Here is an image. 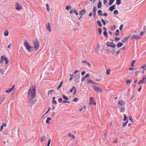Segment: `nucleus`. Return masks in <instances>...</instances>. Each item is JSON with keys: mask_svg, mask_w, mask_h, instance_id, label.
Wrapping results in <instances>:
<instances>
[{"mask_svg": "<svg viewBox=\"0 0 146 146\" xmlns=\"http://www.w3.org/2000/svg\"><path fill=\"white\" fill-rule=\"evenodd\" d=\"M36 94L35 87L33 86L30 87L28 93V98L31 100L35 98Z\"/></svg>", "mask_w": 146, "mask_h": 146, "instance_id": "obj_1", "label": "nucleus"}, {"mask_svg": "<svg viewBox=\"0 0 146 146\" xmlns=\"http://www.w3.org/2000/svg\"><path fill=\"white\" fill-rule=\"evenodd\" d=\"M118 104L117 106L119 109L120 111L121 112H124L125 111L124 107L125 104V102L122 100H119L118 102Z\"/></svg>", "mask_w": 146, "mask_h": 146, "instance_id": "obj_2", "label": "nucleus"}, {"mask_svg": "<svg viewBox=\"0 0 146 146\" xmlns=\"http://www.w3.org/2000/svg\"><path fill=\"white\" fill-rule=\"evenodd\" d=\"M23 44L25 48L29 52H31V50L32 48V47L31 46L29 45L27 41L26 40H24Z\"/></svg>", "mask_w": 146, "mask_h": 146, "instance_id": "obj_3", "label": "nucleus"}, {"mask_svg": "<svg viewBox=\"0 0 146 146\" xmlns=\"http://www.w3.org/2000/svg\"><path fill=\"white\" fill-rule=\"evenodd\" d=\"M4 60L5 61V64H7L9 61L7 58L5 57V56H2L1 57L0 64L3 63L4 61Z\"/></svg>", "mask_w": 146, "mask_h": 146, "instance_id": "obj_4", "label": "nucleus"}, {"mask_svg": "<svg viewBox=\"0 0 146 146\" xmlns=\"http://www.w3.org/2000/svg\"><path fill=\"white\" fill-rule=\"evenodd\" d=\"M34 48L35 50L38 49L39 47V44L38 41L36 40L33 41Z\"/></svg>", "mask_w": 146, "mask_h": 146, "instance_id": "obj_5", "label": "nucleus"}, {"mask_svg": "<svg viewBox=\"0 0 146 146\" xmlns=\"http://www.w3.org/2000/svg\"><path fill=\"white\" fill-rule=\"evenodd\" d=\"M91 86L93 87L94 89L97 92H102V90L98 86Z\"/></svg>", "mask_w": 146, "mask_h": 146, "instance_id": "obj_6", "label": "nucleus"}, {"mask_svg": "<svg viewBox=\"0 0 146 146\" xmlns=\"http://www.w3.org/2000/svg\"><path fill=\"white\" fill-rule=\"evenodd\" d=\"M15 7L16 9L18 11L22 8V7L21 5L18 3H16L15 4Z\"/></svg>", "mask_w": 146, "mask_h": 146, "instance_id": "obj_7", "label": "nucleus"}, {"mask_svg": "<svg viewBox=\"0 0 146 146\" xmlns=\"http://www.w3.org/2000/svg\"><path fill=\"white\" fill-rule=\"evenodd\" d=\"M106 44L108 46L113 48H115L116 46L115 45L114 43H110V42H107Z\"/></svg>", "mask_w": 146, "mask_h": 146, "instance_id": "obj_8", "label": "nucleus"}, {"mask_svg": "<svg viewBox=\"0 0 146 146\" xmlns=\"http://www.w3.org/2000/svg\"><path fill=\"white\" fill-rule=\"evenodd\" d=\"M146 83V76L143 78L142 79L139 81L138 82V84H139L141 83L145 84Z\"/></svg>", "mask_w": 146, "mask_h": 146, "instance_id": "obj_9", "label": "nucleus"}, {"mask_svg": "<svg viewBox=\"0 0 146 146\" xmlns=\"http://www.w3.org/2000/svg\"><path fill=\"white\" fill-rule=\"evenodd\" d=\"M90 105H96V102H94V98L92 97H90Z\"/></svg>", "mask_w": 146, "mask_h": 146, "instance_id": "obj_10", "label": "nucleus"}, {"mask_svg": "<svg viewBox=\"0 0 146 146\" xmlns=\"http://www.w3.org/2000/svg\"><path fill=\"white\" fill-rule=\"evenodd\" d=\"M86 11L85 9L81 10L79 14L80 16H82L83 15H85L86 13Z\"/></svg>", "mask_w": 146, "mask_h": 146, "instance_id": "obj_11", "label": "nucleus"}, {"mask_svg": "<svg viewBox=\"0 0 146 146\" xmlns=\"http://www.w3.org/2000/svg\"><path fill=\"white\" fill-rule=\"evenodd\" d=\"M80 76L76 75L74 78V80L76 82H80Z\"/></svg>", "mask_w": 146, "mask_h": 146, "instance_id": "obj_12", "label": "nucleus"}, {"mask_svg": "<svg viewBox=\"0 0 146 146\" xmlns=\"http://www.w3.org/2000/svg\"><path fill=\"white\" fill-rule=\"evenodd\" d=\"M140 36L137 35H135L132 36L131 37V39H137L140 38Z\"/></svg>", "mask_w": 146, "mask_h": 146, "instance_id": "obj_13", "label": "nucleus"}, {"mask_svg": "<svg viewBox=\"0 0 146 146\" xmlns=\"http://www.w3.org/2000/svg\"><path fill=\"white\" fill-rule=\"evenodd\" d=\"M130 37V36L127 37H124L122 40V42L123 43H125L127 41L128 39Z\"/></svg>", "mask_w": 146, "mask_h": 146, "instance_id": "obj_14", "label": "nucleus"}, {"mask_svg": "<svg viewBox=\"0 0 146 146\" xmlns=\"http://www.w3.org/2000/svg\"><path fill=\"white\" fill-rule=\"evenodd\" d=\"M46 28L49 32L51 31V27L49 23H48V25L46 26Z\"/></svg>", "mask_w": 146, "mask_h": 146, "instance_id": "obj_15", "label": "nucleus"}, {"mask_svg": "<svg viewBox=\"0 0 146 146\" xmlns=\"http://www.w3.org/2000/svg\"><path fill=\"white\" fill-rule=\"evenodd\" d=\"M14 87V86L13 85L12 86V88H9V89H8V90L5 91V92L7 93H9L11 92L13 90V89Z\"/></svg>", "mask_w": 146, "mask_h": 146, "instance_id": "obj_16", "label": "nucleus"}, {"mask_svg": "<svg viewBox=\"0 0 146 146\" xmlns=\"http://www.w3.org/2000/svg\"><path fill=\"white\" fill-rule=\"evenodd\" d=\"M54 92V90L53 89L49 90L47 94H48V96L51 95H52L53 94V93Z\"/></svg>", "mask_w": 146, "mask_h": 146, "instance_id": "obj_17", "label": "nucleus"}, {"mask_svg": "<svg viewBox=\"0 0 146 146\" xmlns=\"http://www.w3.org/2000/svg\"><path fill=\"white\" fill-rule=\"evenodd\" d=\"M92 83L95 85H96V84L95 82H94L91 79H88L87 80V83Z\"/></svg>", "mask_w": 146, "mask_h": 146, "instance_id": "obj_18", "label": "nucleus"}, {"mask_svg": "<svg viewBox=\"0 0 146 146\" xmlns=\"http://www.w3.org/2000/svg\"><path fill=\"white\" fill-rule=\"evenodd\" d=\"M68 137H70L72 139L75 138L74 135L73 134H71L70 133H69L68 135Z\"/></svg>", "mask_w": 146, "mask_h": 146, "instance_id": "obj_19", "label": "nucleus"}, {"mask_svg": "<svg viewBox=\"0 0 146 146\" xmlns=\"http://www.w3.org/2000/svg\"><path fill=\"white\" fill-rule=\"evenodd\" d=\"M46 136L45 135H43L42 136L40 139L41 141V142H42L43 141L46 139Z\"/></svg>", "mask_w": 146, "mask_h": 146, "instance_id": "obj_20", "label": "nucleus"}, {"mask_svg": "<svg viewBox=\"0 0 146 146\" xmlns=\"http://www.w3.org/2000/svg\"><path fill=\"white\" fill-rule=\"evenodd\" d=\"M115 9V5H113L111 6L109 8V10L110 11H112L114 9Z\"/></svg>", "mask_w": 146, "mask_h": 146, "instance_id": "obj_21", "label": "nucleus"}, {"mask_svg": "<svg viewBox=\"0 0 146 146\" xmlns=\"http://www.w3.org/2000/svg\"><path fill=\"white\" fill-rule=\"evenodd\" d=\"M51 118L50 117H48L47 118L46 120V123L48 124H49L50 123V121L51 119Z\"/></svg>", "mask_w": 146, "mask_h": 146, "instance_id": "obj_22", "label": "nucleus"}, {"mask_svg": "<svg viewBox=\"0 0 146 146\" xmlns=\"http://www.w3.org/2000/svg\"><path fill=\"white\" fill-rule=\"evenodd\" d=\"M9 32L7 30H5L4 33V35L5 36H7L8 35Z\"/></svg>", "mask_w": 146, "mask_h": 146, "instance_id": "obj_23", "label": "nucleus"}, {"mask_svg": "<svg viewBox=\"0 0 146 146\" xmlns=\"http://www.w3.org/2000/svg\"><path fill=\"white\" fill-rule=\"evenodd\" d=\"M4 96L0 97V104H1L3 101L4 99Z\"/></svg>", "mask_w": 146, "mask_h": 146, "instance_id": "obj_24", "label": "nucleus"}, {"mask_svg": "<svg viewBox=\"0 0 146 146\" xmlns=\"http://www.w3.org/2000/svg\"><path fill=\"white\" fill-rule=\"evenodd\" d=\"M102 4L101 1H99L97 5V7L98 8H100L101 7Z\"/></svg>", "mask_w": 146, "mask_h": 146, "instance_id": "obj_25", "label": "nucleus"}, {"mask_svg": "<svg viewBox=\"0 0 146 146\" xmlns=\"http://www.w3.org/2000/svg\"><path fill=\"white\" fill-rule=\"evenodd\" d=\"M123 45V44L121 42H119L117 44V46L118 48L121 47Z\"/></svg>", "mask_w": 146, "mask_h": 146, "instance_id": "obj_26", "label": "nucleus"}, {"mask_svg": "<svg viewBox=\"0 0 146 146\" xmlns=\"http://www.w3.org/2000/svg\"><path fill=\"white\" fill-rule=\"evenodd\" d=\"M98 14L100 16H102V12L101 10H99L98 11Z\"/></svg>", "mask_w": 146, "mask_h": 146, "instance_id": "obj_27", "label": "nucleus"}, {"mask_svg": "<svg viewBox=\"0 0 146 146\" xmlns=\"http://www.w3.org/2000/svg\"><path fill=\"white\" fill-rule=\"evenodd\" d=\"M62 96L63 98L65 100H68V98L66 96H65L63 94H62Z\"/></svg>", "mask_w": 146, "mask_h": 146, "instance_id": "obj_28", "label": "nucleus"}, {"mask_svg": "<svg viewBox=\"0 0 146 146\" xmlns=\"http://www.w3.org/2000/svg\"><path fill=\"white\" fill-rule=\"evenodd\" d=\"M93 11V13H94L95 14L97 11V7L96 6L94 7Z\"/></svg>", "mask_w": 146, "mask_h": 146, "instance_id": "obj_29", "label": "nucleus"}, {"mask_svg": "<svg viewBox=\"0 0 146 146\" xmlns=\"http://www.w3.org/2000/svg\"><path fill=\"white\" fill-rule=\"evenodd\" d=\"M115 35L116 36H117L119 35V30H117L115 33Z\"/></svg>", "mask_w": 146, "mask_h": 146, "instance_id": "obj_30", "label": "nucleus"}, {"mask_svg": "<svg viewBox=\"0 0 146 146\" xmlns=\"http://www.w3.org/2000/svg\"><path fill=\"white\" fill-rule=\"evenodd\" d=\"M55 97H53L52 98V100H53V103L54 104H56L57 103V102L55 100Z\"/></svg>", "mask_w": 146, "mask_h": 146, "instance_id": "obj_31", "label": "nucleus"}, {"mask_svg": "<svg viewBox=\"0 0 146 146\" xmlns=\"http://www.w3.org/2000/svg\"><path fill=\"white\" fill-rule=\"evenodd\" d=\"M120 0H116V4L117 5H119L121 3Z\"/></svg>", "mask_w": 146, "mask_h": 146, "instance_id": "obj_32", "label": "nucleus"}, {"mask_svg": "<svg viewBox=\"0 0 146 146\" xmlns=\"http://www.w3.org/2000/svg\"><path fill=\"white\" fill-rule=\"evenodd\" d=\"M126 81V84H130L131 82V80H127Z\"/></svg>", "mask_w": 146, "mask_h": 146, "instance_id": "obj_33", "label": "nucleus"}, {"mask_svg": "<svg viewBox=\"0 0 146 146\" xmlns=\"http://www.w3.org/2000/svg\"><path fill=\"white\" fill-rule=\"evenodd\" d=\"M135 60H133L132 61L131 64V67H133L134 66V64L135 63Z\"/></svg>", "mask_w": 146, "mask_h": 146, "instance_id": "obj_34", "label": "nucleus"}, {"mask_svg": "<svg viewBox=\"0 0 146 146\" xmlns=\"http://www.w3.org/2000/svg\"><path fill=\"white\" fill-rule=\"evenodd\" d=\"M76 88L74 87V86H72V88L70 90V93H72V92H73V90H74V89H75Z\"/></svg>", "mask_w": 146, "mask_h": 146, "instance_id": "obj_35", "label": "nucleus"}, {"mask_svg": "<svg viewBox=\"0 0 146 146\" xmlns=\"http://www.w3.org/2000/svg\"><path fill=\"white\" fill-rule=\"evenodd\" d=\"M115 0H110L109 2V4L110 5H111L113 3V2Z\"/></svg>", "mask_w": 146, "mask_h": 146, "instance_id": "obj_36", "label": "nucleus"}, {"mask_svg": "<svg viewBox=\"0 0 146 146\" xmlns=\"http://www.w3.org/2000/svg\"><path fill=\"white\" fill-rule=\"evenodd\" d=\"M146 67V64H144L141 67V68L143 69L144 70H146V69H145V68Z\"/></svg>", "mask_w": 146, "mask_h": 146, "instance_id": "obj_37", "label": "nucleus"}, {"mask_svg": "<svg viewBox=\"0 0 146 146\" xmlns=\"http://www.w3.org/2000/svg\"><path fill=\"white\" fill-rule=\"evenodd\" d=\"M62 83H63V82L62 81L60 85L58 86L57 88V90H58L60 88L61 86V85H62Z\"/></svg>", "mask_w": 146, "mask_h": 146, "instance_id": "obj_38", "label": "nucleus"}, {"mask_svg": "<svg viewBox=\"0 0 146 146\" xmlns=\"http://www.w3.org/2000/svg\"><path fill=\"white\" fill-rule=\"evenodd\" d=\"M103 34L106 37H107L108 34L106 31H104V32Z\"/></svg>", "mask_w": 146, "mask_h": 146, "instance_id": "obj_39", "label": "nucleus"}, {"mask_svg": "<svg viewBox=\"0 0 146 146\" xmlns=\"http://www.w3.org/2000/svg\"><path fill=\"white\" fill-rule=\"evenodd\" d=\"M51 141V140L50 139H49L48 140L47 144V146H49L50 143Z\"/></svg>", "mask_w": 146, "mask_h": 146, "instance_id": "obj_40", "label": "nucleus"}, {"mask_svg": "<svg viewBox=\"0 0 146 146\" xmlns=\"http://www.w3.org/2000/svg\"><path fill=\"white\" fill-rule=\"evenodd\" d=\"M97 23H98V25H99V26L100 27H102V25L100 21H97Z\"/></svg>", "mask_w": 146, "mask_h": 146, "instance_id": "obj_41", "label": "nucleus"}, {"mask_svg": "<svg viewBox=\"0 0 146 146\" xmlns=\"http://www.w3.org/2000/svg\"><path fill=\"white\" fill-rule=\"evenodd\" d=\"M62 103H68L70 104V102L69 101H66V100H64L62 101Z\"/></svg>", "mask_w": 146, "mask_h": 146, "instance_id": "obj_42", "label": "nucleus"}, {"mask_svg": "<svg viewBox=\"0 0 146 146\" xmlns=\"http://www.w3.org/2000/svg\"><path fill=\"white\" fill-rule=\"evenodd\" d=\"M5 71L3 69H0V73L2 74L4 73Z\"/></svg>", "mask_w": 146, "mask_h": 146, "instance_id": "obj_43", "label": "nucleus"}, {"mask_svg": "<svg viewBox=\"0 0 146 146\" xmlns=\"http://www.w3.org/2000/svg\"><path fill=\"white\" fill-rule=\"evenodd\" d=\"M100 48V45L99 44H98L97 45V51H98Z\"/></svg>", "mask_w": 146, "mask_h": 146, "instance_id": "obj_44", "label": "nucleus"}, {"mask_svg": "<svg viewBox=\"0 0 146 146\" xmlns=\"http://www.w3.org/2000/svg\"><path fill=\"white\" fill-rule=\"evenodd\" d=\"M46 6L47 7V10L48 11H49V5L48 3H47L46 4Z\"/></svg>", "mask_w": 146, "mask_h": 146, "instance_id": "obj_45", "label": "nucleus"}, {"mask_svg": "<svg viewBox=\"0 0 146 146\" xmlns=\"http://www.w3.org/2000/svg\"><path fill=\"white\" fill-rule=\"evenodd\" d=\"M74 13L77 15H78V11L76 9H75L74 10Z\"/></svg>", "mask_w": 146, "mask_h": 146, "instance_id": "obj_46", "label": "nucleus"}, {"mask_svg": "<svg viewBox=\"0 0 146 146\" xmlns=\"http://www.w3.org/2000/svg\"><path fill=\"white\" fill-rule=\"evenodd\" d=\"M98 32H99V34L100 35L101 34V33H102V30L101 28H99L98 29Z\"/></svg>", "mask_w": 146, "mask_h": 146, "instance_id": "obj_47", "label": "nucleus"}, {"mask_svg": "<svg viewBox=\"0 0 146 146\" xmlns=\"http://www.w3.org/2000/svg\"><path fill=\"white\" fill-rule=\"evenodd\" d=\"M78 100V99L77 98H74L73 100H72V101H74V102H77Z\"/></svg>", "mask_w": 146, "mask_h": 146, "instance_id": "obj_48", "label": "nucleus"}, {"mask_svg": "<svg viewBox=\"0 0 146 146\" xmlns=\"http://www.w3.org/2000/svg\"><path fill=\"white\" fill-rule=\"evenodd\" d=\"M50 109H51V108L49 107L48 108V111H46V112L45 113V114L44 115H44H45L46 114H47L49 112V111L50 110Z\"/></svg>", "mask_w": 146, "mask_h": 146, "instance_id": "obj_49", "label": "nucleus"}, {"mask_svg": "<svg viewBox=\"0 0 146 146\" xmlns=\"http://www.w3.org/2000/svg\"><path fill=\"white\" fill-rule=\"evenodd\" d=\"M111 30H115L116 29L115 26L114 25L112 27H111Z\"/></svg>", "mask_w": 146, "mask_h": 146, "instance_id": "obj_50", "label": "nucleus"}, {"mask_svg": "<svg viewBox=\"0 0 146 146\" xmlns=\"http://www.w3.org/2000/svg\"><path fill=\"white\" fill-rule=\"evenodd\" d=\"M102 22L103 23V24L104 25H105L106 24V23L105 21L103 19H102L101 20Z\"/></svg>", "mask_w": 146, "mask_h": 146, "instance_id": "obj_51", "label": "nucleus"}, {"mask_svg": "<svg viewBox=\"0 0 146 146\" xmlns=\"http://www.w3.org/2000/svg\"><path fill=\"white\" fill-rule=\"evenodd\" d=\"M71 8V7L70 6H67L66 7V9L67 10H69V9L70 8V9Z\"/></svg>", "mask_w": 146, "mask_h": 146, "instance_id": "obj_52", "label": "nucleus"}, {"mask_svg": "<svg viewBox=\"0 0 146 146\" xmlns=\"http://www.w3.org/2000/svg\"><path fill=\"white\" fill-rule=\"evenodd\" d=\"M123 24H121V25L119 27V29H120V30H121L123 28Z\"/></svg>", "mask_w": 146, "mask_h": 146, "instance_id": "obj_53", "label": "nucleus"}, {"mask_svg": "<svg viewBox=\"0 0 146 146\" xmlns=\"http://www.w3.org/2000/svg\"><path fill=\"white\" fill-rule=\"evenodd\" d=\"M110 73V70H106V74L108 75H109Z\"/></svg>", "mask_w": 146, "mask_h": 146, "instance_id": "obj_54", "label": "nucleus"}, {"mask_svg": "<svg viewBox=\"0 0 146 146\" xmlns=\"http://www.w3.org/2000/svg\"><path fill=\"white\" fill-rule=\"evenodd\" d=\"M113 13L115 14H116L118 13V11L117 10H114L113 11Z\"/></svg>", "mask_w": 146, "mask_h": 146, "instance_id": "obj_55", "label": "nucleus"}, {"mask_svg": "<svg viewBox=\"0 0 146 146\" xmlns=\"http://www.w3.org/2000/svg\"><path fill=\"white\" fill-rule=\"evenodd\" d=\"M1 126H2L3 127H6V124L5 123H3L2 124Z\"/></svg>", "mask_w": 146, "mask_h": 146, "instance_id": "obj_56", "label": "nucleus"}, {"mask_svg": "<svg viewBox=\"0 0 146 146\" xmlns=\"http://www.w3.org/2000/svg\"><path fill=\"white\" fill-rule=\"evenodd\" d=\"M58 101L59 103H61L62 102V98H59L58 99Z\"/></svg>", "mask_w": 146, "mask_h": 146, "instance_id": "obj_57", "label": "nucleus"}, {"mask_svg": "<svg viewBox=\"0 0 146 146\" xmlns=\"http://www.w3.org/2000/svg\"><path fill=\"white\" fill-rule=\"evenodd\" d=\"M144 34V33L142 31H140L139 32V35L141 36H143Z\"/></svg>", "mask_w": 146, "mask_h": 146, "instance_id": "obj_58", "label": "nucleus"}, {"mask_svg": "<svg viewBox=\"0 0 146 146\" xmlns=\"http://www.w3.org/2000/svg\"><path fill=\"white\" fill-rule=\"evenodd\" d=\"M119 40H120V38H119L117 37L115 38V41L117 42Z\"/></svg>", "mask_w": 146, "mask_h": 146, "instance_id": "obj_59", "label": "nucleus"}, {"mask_svg": "<svg viewBox=\"0 0 146 146\" xmlns=\"http://www.w3.org/2000/svg\"><path fill=\"white\" fill-rule=\"evenodd\" d=\"M127 122V121L123 123V126L124 127L126 126Z\"/></svg>", "mask_w": 146, "mask_h": 146, "instance_id": "obj_60", "label": "nucleus"}, {"mask_svg": "<svg viewBox=\"0 0 146 146\" xmlns=\"http://www.w3.org/2000/svg\"><path fill=\"white\" fill-rule=\"evenodd\" d=\"M55 114V113L54 112H53L51 113V115L52 117H53L54 116Z\"/></svg>", "mask_w": 146, "mask_h": 146, "instance_id": "obj_61", "label": "nucleus"}, {"mask_svg": "<svg viewBox=\"0 0 146 146\" xmlns=\"http://www.w3.org/2000/svg\"><path fill=\"white\" fill-rule=\"evenodd\" d=\"M86 78L84 76L82 77L81 78V81H83Z\"/></svg>", "mask_w": 146, "mask_h": 146, "instance_id": "obj_62", "label": "nucleus"}, {"mask_svg": "<svg viewBox=\"0 0 146 146\" xmlns=\"http://www.w3.org/2000/svg\"><path fill=\"white\" fill-rule=\"evenodd\" d=\"M107 2V0H104L103 3L104 5H106Z\"/></svg>", "mask_w": 146, "mask_h": 146, "instance_id": "obj_63", "label": "nucleus"}, {"mask_svg": "<svg viewBox=\"0 0 146 146\" xmlns=\"http://www.w3.org/2000/svg\"><path fill=\"white\" fill-rule=\"evenodd\" d=\"M84 76L86 78L87 77H88L89 76V74H88L85 76Z\"/></svg>", "mask_w": 146, "mask_h": 146, "instance_id": "obj_64", "label": "nucleus"}]
</instances>
